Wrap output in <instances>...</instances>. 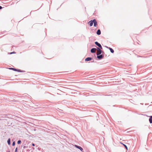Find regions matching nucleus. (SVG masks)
<instances>
[{
	"label": "nucleus",
	"mask_w": 152,
	"mask_h": 152,
	"mask_svg": "<svg viewBox=\"0 0 152 152\" xmlns=\"http://www.w3.org/2000/svg\"><path fill=\"white\" fill-rule=\"evenodd\" d=\"M21 141L20 140H18V141H17V143L18 144H20L21 143Z\"/></svg>",
	"instance_id": "2eb2a0df"
},
{
	"label": "nucleus",
	"mask_w": 152,
	"mask_h": 152,
	"mask_svg": "<svg viewBox=\"0 0 152 152\" xmlns=\"http://www.w3.org/2000/svg\"><path fill=\"white\" fill-rule=\"evenodd\" d=\"M104 54H100V55H97V58L99 60H101L103 59L104 57Z\"/></svg>",
	"instance_id": "f03ea898"
},
{
	"label": "nucleus",
	"mask_w": 152,
	"mask_h": 152,
	"mask_svg": "<svg viewBox=\"0 0 152 152\" xmlns=\"http://www.w3.org/2000/svg\"><path fill=\"white\" fill-rule=\"evenodd\" d=\"M7 142L8 143V144L9 145H10V138H9L7 141Z\"/></svg>",
	"instance_id": "f8f14e48"
},
{
	"label": "nucleus",
	"mask_w": 152,
	"mask_h": 152,
	"mask_svg": "<svg viewBox=\"0 0 152 152\" xmlns=\"http://www.w3.org/2000/svg\"><path fill=\"white\" fill-rule=\"evenodd\" d=\"M75 146L77 148L79 149L81 151H82L83 150V148L77 145H75Z\"/></svg>",
	"instance_id": "20e7f679"
},
{
	"label": "nucleus",
	"mask_w": 152,
	"mask_h": 152,
	"mask_svg": "<svg viewBox=\"0 0 152 152\" xmlns=\"http://www.w3.org/2000/svg\"><path fill=\"white\" fill-rule=\"evenodd\" d=\"M93 22H93V20H91L90 21L88 22V23L89 24V26H93Z\"/></svg>",
	"instance_id": "0eeeda50"
},
{
	"label": "nucleus",
	"mask_w": 152,
	"mask_h": 152,
	"mask_svg": "<svg viewBox=\"0 0 152 152\" xmlns=\"http://www.w3.org/2000/svg\"><path fill=\"white\" fill-rule=\"evenodd\" d=\"M26 148V147H25V146H24V147H23V148Z\"/></svg>",
	"instance_id": "a878e982"
},
{
	"label": "nucleus",
	"mask_w": 152,
	"mask_h": 152,
	"mask_svg": "<svg viewBox=\"0 0 152 152\" xmlns=\"http://www.w3.org/2000/svg\"><path fill=\"white\" fill-rule=\"evenodd\" d=\"M1 117H3L2 115H0V118H1Z\"/></svg>",
	"instance_id": "5701e85b"
},
{
	"label": "nucleus",
	"mask_w": 152,
	"mask_h": 152,
	"mask_svg": "<svg viewBox=\"0 0 152 152\" xmlns=\"http://www.w3.org/2000/svg\"><path fill=\"white\" fill-rule=\"evenodd\" d=\"M94 61H91V62H94Z\"/></svg>",
	"instance_id": "cd10ccee"
},
{
	"label": "nucleus",
	"mask_w": 152,
	"mask_h": 152,
	"mask_svg": "<svg viewBox=\"0 0 152 152\" xmlns=\"http://www.w3.org/2000/svg\"><path fill=\"white\" fill-rule=\"evenodd\" d=\"M2 8V7L1 6H0V10Z\"/></svg>",
	"instance_id": "4be33fe9"
},
{
	"label": "nucleus",
	"mask_w": 152,
	"mask_h": 152,
	"mask_svg": "<svg viewBox=\"0 0 152 152\" xmlns=\"http://www.w3.org/2000/svg\"><path fill=\"white\" fill-rule=\"evenodd\" d=\"M16 71H17L19 72H21V70L20 69H16Z\"/></svg>",
	"instance_id": "f3484780"
},
{
	"label": "nucleus",
	"mask_w": 152,
	"mask_h": 152,
	"mask_svg": "<svg viewBox=\"0 0 152 152\" xmlns=\"http://www.w3.org/2000/svg\"><path fill=\"white\" fill-rule=\"evenodd\" d=\"M93 23L94 27H96L97 25V23L96 20L95 19H93Z\"/></svg>",
	"instance_id": "423d86ee"
},
{
	"label": "nucleus",
	"mask_w": 152,
	"mask_h": 152,
	"mask_svg": "<svg viewBox=\"0 0 152 152\" xmlns=\"http://www.w3.org/2000/svg\"><path fill=\"white\" fill-rule=\"evenodd\" d=\"M25 72V71L22 70H21V72Z\"/></svg>",
	"instance_id": "412c9836"
},
{
	"label": "nucleus",
	"mask_w": 152,
	"mask_h": 152,
	"mask_svg": "<svg viewBox=\"0 0 152 152\" xmlns=\"http://www.w3.org/2000/svg\"><path fill=\"white\" fill-rule=\"evenodd\" d=\"M32 146H34L35 145V144L34 143H32Z\"/></svg>",
	"instance_id": "aec40b11"
},
{
	"label": "nucleus",
	"mask_w": 152,
	"mask_h": 152,
	"mask_svg": "<svg viewBox=\"0 0 152 152\" xmlns=\"http://www.w3.org/2000/svg\"><path fill=\"white\" fill-rule=\"evenodd\" d=\"M121 143L124 146V147H125V148L127 150H128V148H127V146L126 145H125V144H123V143Z\"/></svg>",
	"instance_id": "4468645a"
},
{
	"label": "nucleus",
	"mask_w": 152,
	"mask_h": 152,
	"mask_svg": "<svg viewBox=\"0 0 152 152\" xmlns=\"http://www.w3.org/2000/svg\"><path fill=\"white\" fill-rule=\"evenodd\" d=\"M97 34L99 35L101 34V31L99 29H98L96 32Z\"/></svg>",
	"instance_id": "9d476101"
},
{
	"label": "nucleus",
	"mask_w": 152,
	"mask_h": 152,
	"mask_svg": "<svg viewBox=\"0 0 152 152\" xmlns=\"http://www.w3.org/2000/svg\"><path fill=\"white\" fill-rule=\"evenodd\" d=\"M95 44L98 47V48H100L101 49H102V48L101 45L97 42H95Z\"/></svg>",
	"instance_id": "7ed1b4c3"
},
{
	"label": "nucleus",
	"mask_w": 152,
	"mask_h": 152,
	"mask_svg": "<svg viewBox=\"0 0 152 152\" xmlns=\"http://www.w3.org/2000/svg\"><path fill=\"white\" fill-rule=\"evenodd\" d=\"M149 121L150 124L152 123V116H151L149 118Z\"/></svg>",
	"instance_id": "9b49d317"
},
{
	"label": "nucleus",
	"mask_w": 152,
	"mask_h": 152,
	"mask_svg": "<svg viewBox=\"0 0 152 152\" xmlns=\"http://www.w3.org/2000/svg\"><path fill=\"white\" fill-rule=\"evenodd\" d=\"M9 69L10 70H12L14 71H16V69L15 68H9Z\"/></svg>",
	"instance_id": "ddd939ff"
},
{
	"label": "nucleus",
	"mask_w": 152,
	"mask_h": 152,
	"mask_svg": "<svg viewBox=\"0 0 152 152\" xmlns=\"http://www.w3.org/2000/svg\"><path fill=\"white\" fill-rule=\"evenodd\" d=\"M96 48H93L91 50V52L92 53H95V50L96 49Z\"/></svg>",
	"instance_id": "1a4fd4ad"
},
{
	"label": "nucleus",
	"mask_w": 152,
	"mask_h": 152,
	"mask_svg": "<svg viewBox=\"0 0 152 152\" xmlns=\"http://www.w3.org/2000/svg\"><path fill=\"white\" fill-rule=\"evenodd\" d=\"M32 148L33 149H34V147H32Z\"/></svg>",
	"instance_id": "393cba45"
},
{
	"label": "nucleus",
	"mask_w": 152,
	"mask_h": 152,
	"mask_svg": "<svg viewBox=\"0 0 152 152\" xmlns=\"http://www.w3.org/2000/svg\"><path fill=\"white\" fill-rule=\"evenodd\" d=\"M129 100H130V101L131 102H131V101H132V99H130Z\"/></svg>",
	"instance_id": "b1692460"
},
{
	"label": "nucleus",
	"mask_w": 152,
	"mask_h": 152,
	"mask_svg": "<svg viewBox=\"0 0 152 152\" xmlns=\"http://www.w3.org/2000/svg\"><path fill=\"white\" fill-rule=\"evenodd\" d=\"M17 150H18V148H17H17H15V152H17Z\"/></svg>",
	"instance_id": "6ab92c4d"
},
{
	"label": "nucleus",
	"mask_w": 152,
	"mask_h": 152,
	"mask_svg": "<svg viewBox=\"0 0 152 152\" xmlns=\"http://www.w3.org/2000/svg\"><path fill=\"white\" fill-rule=\"evenodd\" d=\"M92 58L91 57H88L85 58V61H89L91 60Z\"/></svg>",
	"instance_id": "39448f33"
},
{
	"label": "nucleus",
	"mask_w": 152,
	"mask_h": 152,
	"mask_svg": "<svg viewBox=\"0 0 152 152\" xmlns=\"http://www.w3.org/2000/svg\"><path fill=\"white\" fill-rule=\"evenodd\" d=\"M13 53H16V52L15 51H13L12 52H10L9 53V54H12Z\"/></svg>",
	"instance_id": "dca6fc26"
},
{
	"label": "nucleus",
	"mask_w": 152,
	"mask_h": 152,
	"mask_svg": "<svg viewBox=\"0 0 152 152\" xmlns=\"http://www.w3.org/2000/svg\"><path fill=\"white\" fill-rule=\"evenodd\" d=\"M96 49L97 50V52L96 53V55H100L101 54H104V51H103L101 50L102 49H101L100 48H99L97 47Z\"/></svg>",
	"instance_id": "f257e3e1"
},
{
	"label": "nucleus",
	"mask_w": 152,
	"mask_h": 152,
	"mask_svg": "<svg viewBox=\"0 0 152 152\" xmlns=\"http://www.w3.org/2000/svg\"><path fill=\"white\" fill-rule=\"evenodd\" d=\"M106 47L107 48L109 49L110 50V52L112 53H113L114 52V50L111 48L110 47H108L107 46H106Z\"/></svg>",
	"instance_id": "6e6552de"
},
{
	"label": "nucleus",
	"mask_w": 152,
	"mask_h": 152,
	"mask_svg": "<svg viewBox=\"0 0 152 152\" xmlns=\"http://www.w3.org/2000/svg\"><path fill=\"white\" fill-rule=\"evenodd\" d=\"M15 145V141H14L12 142V145L13 146H14Z\"/></svg>",
	"instance_id": "a211bd4d"
},
{
	"label": "nucleus",
	"mask_w": 152,
	"mask_h": 152,
	"mask_svg": "<svg viewBox=\"0 0 152 152\" xmlns=\"http://www.w3.org/2000/svg\"><path fill=\"white\" fill-rule=\"evenodd\" d=\"M112 95H107V96H111Z\"/></svg>",
	"instance_id": "bb28decb"
}]
</instances>
